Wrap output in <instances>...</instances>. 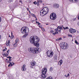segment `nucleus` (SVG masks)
Masks as SVG:
<instances>
[{"label":"nucleus","mask_w":79,"mask_h":79,"mask_svg":"<svg viewBox=\"0 0 79 79\" xmlns=\"http://www.w3.org/2000/svg\"><path fill=\"white\" fill-rule=\"evenodd\" d=\"M37 23L38 24L39 26L40 25V23H39V22H37Z\"/></svg>","instance_id":"nucleus-45"},{"label":"nucleus","mask_w":79,"mask_h":79,"mask_svg":"<svg viewBox=\"0 0 79 79\" xmlns=\"http://www.w3.org/2000/svg\"><path fill=\"white\" fill-rule=\"evenodd\" d=\"M7 58H9V59L11 58V57L10 56H9V57L7 56Z\"/></svg>","instance_id":"nucleus-42"},{"label":"nucleus","mask_w":79,"mask_h":79,"mask_svg":"<svg viewBox=\"0 0 79 79\" xmlns=\"http://www.w3.org/2000/svg\"><path fill=\"white\" fill-rule=\"evenodd\" d=\"M8 2H13V0H8Z\"/></svg>","instance_id":"nucleus-37"},{"label":"nucleus","mask_w":79,"mask_h":79,"mask_svg":"<svg viewBox=\"0 0 79 79\" xmlns=\"http://www.w3.org/2000/svg\"><path fill=\"white\" fill-rule=\"evenodd\" d=\"M18 42H19V39L17 38L15 41V43H17Z\"/></svg>","instance_id":"nucleus-26"},{"label":"nucleus","mask_w":79,"mask_h":79,"mask_svg":"<svg viewBox=\"0 0 79 79\" xmlns=\"http://www.w3.org/2000/svg\"><path fill=\"white\" fill-rule=\"evenodd\" d=\"M41 77V78H42V79H44L45 78H46V75H45V74H42Z\"/></svg>","instance_id":"nucleus-15"},{"label":"nucleus","mask_w":79,"mask_h":79,"mask_svg":"<svg viewBox=\"0 0 79 79\" xmlns=\"http://www.w3.org/2000/svg\"><path fill=\"white\" fill-rule=\"evenodd\" d=\"M58 28H56V29H55V31H56V32H58V31H59L58 30Z\"/></svg>","instance_id":"nucleus-31"},{"label":"nucleus","mask_w":79,"mask_h":79,"mask_svg":"<svg viewBox=\"0 0 79 79\" xmlns=\"http://www.w3.org/2000/svg\"><path fill=\"white\" fill-rule=\"evenodd\" d=\"M53 69L52 67H51L50 69V71H52L53 70Z\"/></svg>","instance_id":"nucleus-32"},{"label":"nucleus","mask_w":79,"mask_h":79,"mask_svg":"<svg viewBox=\"0 0 79 79\" xmlns=\"http://www.w3.org/2000/svg\"><path fill=\"white\" fill-rule=\"evenodd\" d=\"M47 24V25H48V24Z\"/></svg>","instance_id":"nucleus-59"},{"label":"nucleus","mask_w":79,"mask_h":79,"mask_svg":"<svg viewBox=\"0 0 79 79\" xmlns=\"http://www.w3.org/2000/svg\"><path fill=\"white\" fill-rule=\"evenodd\" d=\"M33 3L34 4H35V5H36V4H37V2H36V1H35L33 2Z\"/></svg>","instance_id":"nucleus-40"},{"label":"nucleus","mask_w":79,"mask_h":79,"mask_svg":"<svg viewBox=\"0 0 79 79\" xmlns=\"http://www.w3.org/2000/svg\"><path fill=\"white\" fill-rule=\"evenodd\" d=\"M54 59L55 60H57V56L56 55H55L54 57Z\"/></svg>","instance_id":"nucleus-23"},{"label":"nucleus","mask_w":79,"mask_h":79,"mask_svg":"<svg viewBox=\"0 0 79 79\" xmlns=\"http://www.w3.org/2000/svg\"><path fill=\"white\" fill-rule=\"evenodd\" d=\"M53 35H55V34H56L55 33H53Z\"/></svg>","instance_id":"nucleus-48"},{"label":"nucleus","mask_w":79,"mask_h":79,"mask_svg":"<svg viewBox=\"0 0 79 79\" xmlns=\"http://www.w3.org/2000/svg\"><path fill=\"white\" fill-rule=\"evenodd\" d=\"M19 2L21 4H23V2L22 1V0H20Z\"/></svg>","instance_id":"nucleus-39"},{"label":"nucleus","mask_w":79,"mask_h":79,"mask_svg":"<svg viewBox=\"0 0 79 79\" xmlns=\"http://www.w3.org/2000/svg\"><path fill=\"white\" fill-rule=\"evenodd\" d=\"M37 3H42V1L41 0H37Z\"/></svg>","instance_id":"nucleus-22"},{"label":"nucleus","mask_w":79,"mask_h":79,"mask_svg":"<svg viewBox=\"0 0 79 79\" xmlns=\"http://www.w3.org/2000/svg\"><path fill=\"white\" fill-rule=\"evenodd\" d=\"M46 79H53V78L50 77H48V78H47Z\"/></svg>","instance_id":"nucleus-30"},{"label":"nucleus","mask_w":79,"mask_h":79,"mask_svg":"<svg viewBox=\"0 0 79 79\" xmlns=\"http://www.w3.org/2000/svg\"><path fill=\"white\" fill-rule=\"evenodd\" d=\"M47 72V68H45L43 69L42 71V74H45Z\"/></svg>","instance_id":"nucleus-10"},{"label":"nucleus","mask_w":79,"mask_h":79,"mask_svg":"<svg viewBox=\"0 0 79 79\" xmlns=\"http://www.w3.org/2000/svg\"><path fill=\"white\" fill-rule=\"evenodd\" d=\"M59 40H62V38H61V37H60L59 38Z\"/></svg>","instance_id":"nucleus-47"},{"label":"nucleus","mask_w":79,"mask_h":79,"mask_svg":"<svg viewBox=\"0 0 79 79\" xmlns=\"http://www.w3.org/2000/svg\"><path fill=\"white\" fill-rule=\"evenodd\" d=\"M31 16H33V17H34V18H36V16H35V14H31Z\"/></svg>","instance_id":"nucleus-24"},{"label":"nucleus","mask_w":79,"mask_h":79,"mask_svg":"<svg viewBox=\"0 0 79 79\" xmlns=\"http://www.w3.org/2000/svg\"><path fill=\"white\" fill-rule=\"evenodd\" d=\"M1 38H2V36H1V35H0V40H1Z\"/></svg>","instance_id":"nucleus-49"},{"label":"nucleus","mask_w":79,"mask_h":79,"mask_svg":"<svg viewBox=\"0 0 79 79\" xmlns=\"http://www.w3.org/2000/svg\"><path fill=\"white\" fill-rule=\"evenodd\" d=\"M2 21V18L0 17V23Z\"/></svg>","instance_id":"nucleus-44"},{"label":"nucleus","mask_w":79,"mask_h":79,"mask_svg":"<svg viewBox=\"0 0 79 79\" xmlns=\"http://www.w3.org/2000/svg\"><path fill=\"white\" fill-rule=\"evenodd\" d=\"M77 32L78 33H79V31H77Z\"/></svg>","instance_id":"nucleus-52"},{"label":"nucleus","mask_w":79,"mask_h":79,"mask_svg":"<svg viewBox=\"0 0 79 79\" xmlns=\"http://www.w3.org/2000/svg\"><path fill=\"white\" fill-rule=\"evenodd\" d=\"M36 19H35V20L36 21H37V19H36Z\"/></svg>","instance_id":"nucleus-55"},{"label":"nucleus","mask_w":79,"mask_h":79,"mask_svg":"<svg viewBox=\"0 0 79 79\" xmlns=\"http://www.w3.org/2000/svg\"><path fill=\"white\" fill-rule=\"evenodd\" d=\"M29 30L28 27H23L21 30V32L22 34H25L23 36V37H26L28 35V33Z\"/></svg>","instance_id":"nucleus-2"},{"label":"nucleus","mask_w":79,"mask_h":79,"mask_svg":"<svg viewBox=\"0 0 79 79\" xmlns=\"http://www.w3.org/2000/svg\"><path fill=\"white\" fill-rule=\"evenodd\" d=\"M29 12L30 13H31V11H29Z\"/></svg>","instance_id":"nucleus-57"},{"label":"nucleus","mask_w":79,"mask_h":79,"mask_svg":"<svg viewBox=\"0 0 79 79\" xmlns=\"http://www.w3.org/2000/svg\"><path fill=\"white\" fill-rule=\"evenodd\" d=\"M39 27L40 28H42V26L41 25H39Z\"/></svg>","instance_id":"nucleus-35"},{"label":"nucleus","mask_w":79,"mask_h":79,"mask_svg":"<svg viewBox=\"0 0 79 79\" xmlns=\"http://www.w3.org/2000/svg\"><path fill=\"white\" fill-rule=\"evenodd\" d=\"M54 53L50 50L48 51L47 52V56L49 58H52L53 56Z\"/></svg>","instance_id":"nucleus-5"},{"label":"nucleus","mask_w":79,"mask_h":79,"mask_svg":"<svg viewBox=\"0 0 79 79\" xmlns=\"http://www.w3.org/2000/svg\"><path fill=\"white\" fill-rule=\"evenodd\" d=\"M15 64V63L13 62H10V63H9V64L8 65V67H10V66H13V65Z\"/></svg>","instance_id":"nucleus-13"},{"label":"nucleus","mask_w":79,"mask_h":79,"mask_svg":"<svg viewBox=\"0 0 79 79\" xmlns=\"http://www.w3.org/2000/svg\"><path fill=\"white\" fill-rule=\"evenodd\" d=\"M36 63V62L35 61H33L31 62V66H34L35 65V64Z\"/></svg>","instance_id":"nucleus-14"},{"label":"nucleus","mask_w":79,"mask_h":79,"mask_svg":"<svg viewBox=\"0 0 79 79\" xmlns=\"http://www.w3.org/2000/svg\"><path fill=\"white\" fill-rule=\"evenodd\" d=\"M61 47L62 49H67L69 47L68 44L66 43L63 42L62 43V46Z\"/></svg>","instance_id":"nucleus-6"},{"label":"nucleus","mask_w":79,"mask_h":79,"mask_svg":"<svg viewBox=\"0 0 79 79\" xmlns=\"http://www.w3.org/2000/svg\"><path fill=\"white\" fill-rule=\"evenodd\" d=\"M55 33L56 34H58V31H56L55 32Z\"/></svg>","instance_id":"nucleus-46"},{"label":"nucleus","mask_w":79,"mask_h":79,"mask_svg":"<svg viewBox=\"0 0 79 79\" xmlns=\"http://www.w3.org/2000/svg\"><path fill=\"white\" fill-rule=\"evenodd\" d=\"M28 51L29 52H31L34 54H37L41 52V49L40 48L30 47L28 48Z\"/></svg>","instance_id":"nucleus-1"},{"label":"nucleus","mask_w":79,"mask_h":79,"mask_svg":"<svg viewBox=\"0 0 79 79\" xmlns=\"http://www.w3.org/2000/svg\"><path fill=\"white\" fill-rule=\"evenodd\" d=\"M6 63H9V61H8V60L7 59H6Z\"/></svg>","instance_id":"nucleus-29"},{"label":"nucleus","mask_w":79,"mask_h":79,"mask_svg":"<svg viewBox=\"0 0 79 79\" xmlns=\"http://www.w3.org/2000/svg\"><path fill=\"white\" fill-rule=\"evenodd\" d=\"M11 36H12V37H13V38H14V36L13 35V32H11Z\"/></svg>","instance_id":"nucleus-34"},{"label":"nucleus","mask_w":79,"mask_h":79,"mask_svg":"<svg viewBox=\"0 0 79 79\" xmlns=\"http://www.w3.org/2000/svg\"><path fill=\"white\" fill-rule=\"evenodd\" d=\"M59 4H54V8H59Z\"/></svg>","instance_id":"nucleus-16"},{"label":"nucleus","mask_w":79,"mask_h":79,"mask_svg":"<svg viewBox=\"0 0 79 79\" xmlns=\"http://www.w3.org/2000/svg\"><path fill=\"white\" fill-rule=\"evenodd\" d=\"M63 26L62 25L61 26H58L57 27V29H59L60 30L58 31L59 32H60L61 31V30L63 29Z\"/></svg>","instance_id":"nucleus-11"},{"label":"nucleus","mask_w":79,"mask_h":79,"mask_svg":"<svg viewBox=\"0 0 79 79\" xmlns=\"http://www.w3.org/2000/svg\"><path fill=\"white\" fill-rule=\"evenodd\" d=\"M69 1L71 2H74V3L77 2V0H69Z\"/></svg>","instance_id":"nucleus-19"},{"label":"nucleus","mask_w":79,"mask_h":79,"mask_svg":"<svg viewBox=\"0 0 79 79\" xmlns=\"http://www.w3.org/2000/svg\"><path fill=\"white\" fill-rule=\"evenodd\" d=\"M68 76H69V74L68 73L67 75V76H66V77H68Z\"/></svg>","instance_id":"nucleus-41"},{"label":"nucleus","mask_w":79,"mask_h":79,"mask_svg":"<svg viewBox=\"0 0 79 79\" xmlns=\"http://www.w3.org/2000/svg\"><path fill=\"white\" fill-rule=\"evenodd\" d=\"M63 28L64 30H65V29H69V27H66L65 28L64 27Z\"/></svg>","instance_id":"nucleus-25"},{"label":"nucleus","mask_w":79,"mask_h":79,"mask_svg":"<svg viewBox=\"0 0 79 79\" xmlns=\"http://www.w3.org/2000/svg\"><path fill=\"white\" fill-rule=\"evenodd\" d=\"M68 37H72V35H69V34L68 35Z\"/></svg>","instance_id":"nucleus-33"},{"label":"nucleus","mask_w":79,"mask_h":79,"mask_svg":"<svg viewBox=\"0 0 79 79\" xmlns=\"http://www.w3.org/2000/svg\"><path fill=\"white\" fill-rule=\"evenodd\" d=\"M6 48L5 49H4L3 50V52H6Z\"/></svg>","instance_id":"nucleus-28"},{"label":"nucleus","mask_w":79,"mask_h":79,"mask_svg":"<svg viewBox=\"0 0 79 79\" xmlns=\"http://www.w3.org/2000/svg\"><path fill=\"white\" fill-rule=\"evenodd\" d=\"M60 40V39H59V38H58L56 40V41H59Z\"/></svg>","instance_id":"nucleus-43"},{"label":"nucleus","mask_w":79,"mask_h":79,"mask_svg":"<svg viewBox=\"0 0 79 79\" xmlns=\"http://www.w3.org/2000/svg\"><path fill=\"white\" fill-rule=\"evenodd\" d=\"M50 18L52 20H55L56 18V15L55 13H53L51 14Z\"/></svg>","instance_id":"nucleus-7"},{"label":"nucleus","mask_w":79,"mask_h":79,"mask_svg":"<svg viewBox=\"0 0 79 79\" xmlns=\"http://www.w3.org/2000/svg\"><path fill=\"white\" fill-rule=\"evenodd\" d=\"M63 63V60H60L58 63L59 65H61Z\"/></svg>","instance_id":"nucleus-20"},{"label":"nucleus","mask_w":79,"mask_h":79,"mask_svg":"<svg viewBox=\"0 0 79 79\" xmlns=\"http://www.w3.org/2000/svg\"><path fill=\"white\" fill-rule=\"evenodd\" d=\"M34 45L36 47H39L40 46V44L39 43H35L34 44Z\"/></svg>","instance_id":"nucleus-17"},{"label":"nucleus","mask_w":79,"mask_h":79,"mask_svg":"<svg viewBox=\"0 0 79 79\" xmlns=\"http://www.w3.org/2000/svg\"><path fill=\"white\" fill-rule=\"evenodd\" d=\"M69 32L71 34H74L76 32V30L73 28H70L69 29Z\"/></svg>","instance_id":"nucleus-9"},{"label":"nucleus","mask_w":79,"mask_h":79,"mask_svg":"<svg viewBox=\"0 0 79 79\" xmlns=\"http://www.w3.org/2000/svg\"><path fill=\"white\" fill-rule=\"evenodd\" d=\"M30 41L31 44H34L39 42V38L37 36H32L30 38Z\"/></svg>","instance_id":"nucleus-3"},{"label":"nucleus","mask_w":79,"mask_h":79,"mask_svg":"<svg viewBox=\"0 0 79 79\" xmlns=\"http://www.w3.org/2000/svg\"><path fill=\"white\" fill-rule=\"evenodd\" d=\"M9 63H10V62H11V59H9Z\"/></svg>","instance_id":"nucleus-38"},{"label":"nucleus","mask_w":79,"mask_h":79,"mask_svg":"<svg viewBox=\"0 0 79 79\" xmlns=\"http://www.w3.org/2000/svg\"><path fill=\"white\" fill-rule=\"evenodd\" d=\"M48 8L47 7H45L40 11V15L41 16H44L47 15L48 13Z\"/></svg>","instance_id":"nucleus-4"},{"label":"nucleus","mask_w":79,"mask_h":79,"mask_svg":"<svg viewBox=\"0 0 79 79\" xmlns=\"http://www.w3.org/2000/svg\"><path fill=\"white\" fill-rule=\"evenodd\" d=\"M38 22H37V21H36V23H37Z\"/></svg>","instance_id":"nucleus-54"},{"label":"nucleus","mask_w":79,"mask_h":79,"mask_svg":"<svg viewBox=\"0 0 79 79\" xmlns=\"http://www.w3.org/2000/svg\"><path fill=\"white\" fill-rule=\"evenodd\" d=\"M76 18L75 19H74V20H76Z\"/></svg>","instance_id":"nucleus-53"},{"label":"nucleus","mask_w":79,"mask_h":79,"mask_svg":"<svg viewBox=\"0 0 79 79\" xmlns=\"http://www.w3.org/2000/svg\"><path fill=\"white\" fill-rule=\"evenodd\" d=\"M75 44H76L77 45H79V42H78L77 41V40H75Z\"/></svg>","instance_id":"nucleus-27"},{"label":"nucleus","mask_w":79,"mask_h":79,"mask_svg":"<svg viewBox=\"0 0 79 79\" xmlns=\"http://www.w3.org/2000/svg\"><path fill=\"white\" fill-rule=\"evenodd\" d=\"M10 51V50H8L6 52H2V54L4 56L6 57L9 55V52H8Z\"/></svg>","instance_id":"nucleus-8"},{"label":"nucleus","mask_w":79,"mask_h":79,"mask_svg":"<svg viewBox=\"0 0 79 79\" xmlns=\"http://www.w3.org/2000/svg\"><path fill=\"white\" fill-rule=\"evenodd\" d=\"M9 37H10V35H9Z\"/></svg>","instance_id":"nucleus-58"},{"label":"nucleus","mask_w":79,"mask_h":79,"mask_svg":"<svg viewBox=\"0 0 79 79\" xmlns=\"http://www.w3.org/2000/svg\"><path fill=\"white\" fill-rule=\"evenodd\" d=\"M10 40H8V41L6 42V45L7 46H10Z\"/></svg>","instance_id":"nucleus-18"},{"label":"nucleus","mask_w":79,"mask_h":79,"mask_svg":"<svg viewBox=\"0 0 79 79\" xmlns=\"http://www.w3.org/2000/svg\"><path fill=\"white\" fill-rule=\"evenodd\" d=\"M27 11H29V8H27Z\"/></svg>","instance_id":"nucleus-50"},{"label":"nucleus","mask_w":79,"mask_h":79,"mask_svg":"<svg viewBox=\"0 0 79 79\" xmlns=\"http://www.w3.org/2000/svg\"><path fill=\"white\" fill-rule=\"evenodd\" d=\"M64 76H65V77H66V76H66V75H64Z\"/></svg>","instance_id":"nucleus-51"},{"label":"nucleus","mask_w":79,"mask_h":79,"mask_svg":"<svg viewBox=\"0 0 79 79\" xmlns=\"http://www.w3.org/2000/svg\"><path fill=\"white\" fill-rule=\"evenodd\" d=\"M77 24H78V25L79 26V23H77Z\"/></svg>","instance_id":"nucleus-56"},{"label":"nucleus","mask_w":79,"mask_h":79,"mask_svg":"<svg viewBox=\"0 0 79 79\" xmlns=\"http://www.w3.org/2000/svg\"><path fill=\"white\" fill-rule=\"evenodd\" d=\"M17 46L18 44L16 43H15V44H13V47H17Z\"/></svg>","instance_id":"nucleus-21"},{"label":"nucleus","mask_w":79,"mask_h":79,"mask_svg":"<svg viewBox=\"0 0 79 79\" xmlns=\"http://www.w3.org/2000/svg\"><path fill=\"white\" fill-rule=\"evenodd\" d=\"M22 70L23 71H25L26 70V65L24 64L22 67Z\"/></svg>","instance_id":"nucleus-12"},{"label":"nucleus","mask_w":79,"mask_h":79,"mask_svg":"<svg viewBox=\"0 0 79 79\" xmlns=\"http://www.w3.org/2000/svg\"><path fill=\"white\" fill-rule=\"evenodd\" d=\"M51 33H53V32H54V31H53V30H51L50 31Z\"/></svg>","instance_id":"nucleus-36"}]
</instances>
